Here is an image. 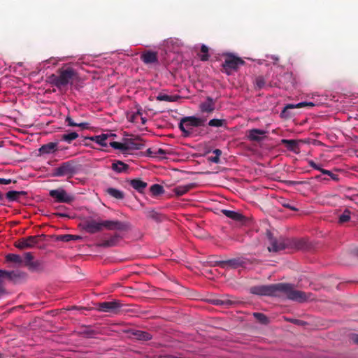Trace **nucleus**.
Wrapping results in <instances>:
<instances>
[{
	"instance_id": "f257e3e1",
	"label": "nucleus",
	"mask_w": 358,
	"mask_h": 358,
	"mask_svg": "<svg viewBox=\"0 0 358 358\" xmlns=\"http://www.w3.org/2000/svg\"><path fill=\"white\" fill-rule=\"evenodd\" d=\"M251 292L267 296H278L280 294H284L289 299L298 302H304L308 299L306 292L294 289L293 285L289 283L255 286L251 287Z\"/></svg>"
},
{
	"instance_id": "f03ea898",
	"label": "nucleus",
	"mask_w": 358,
	"mask_h": 358,
	"mask_svg": "<svg viewBox=\"0 0 358 358\" xmlns=\"http://www.w3.org/2000/svg\"><path fill=\"white\" fill-rule=\"evenodd\" d=\"M57 73V75H50L48 79L51 85L59 89L66 87L73 80L75 76V71L71 67L59 69Z\"/></svg>"
},
{
	"instance_id": "7ed1b4c3",
	"label": "nucleus",
	"mask_w": 358,
	"mask_h": 358,
	"mask_svg": "<svg viewBox=\"0 0 358 358\" xmlns=\"http://www.w3.org/2000/svg\"><path fill=\"white\" fill-rule=\"evenodd\" d=\"M206 118L196 117L195 116L185 117L180 120L178 127L182 132L184 137H189L193 127L204 126Z\"/></svg>"
},
{
	"instance_id": "20e7f679",
	"label": "nucleus",
	"mask_w": 358,
	"mask_h": 358,
	"mask_svg": "<svg viewBox=\"0 0 358 358\" xmlns=\"http://www.w3.org/2000/svg\"><path fill=\"white\" fill-rule=\"evenodd\" d=\"M79 171V165L73 160L62 163L58 167L53 169L52 176L55 177L66 176L72 178Z\"/></svg>"
},
{
	"instance_id": "39448f33",
	"label": "nucleus",
	"mask_w": 358,
	"mask_h": 358,
	"mask_svg": "<svg viewBox=\"0 0 358 358\" xmlns=\"http://www.w3.org/2000/svg\"><path fill=\"white\" fill-rule=\"evenodd\" d=\"M244 64L245 62L241 57H236L232 54H227L222 65L223 72L227 75H231L233 72L237 71L238 68Z\"/></svg>"
},
{
	"instance_id": "423d86ee",
	"label": "nucleus",
	"mask_w": 358,
	"mask_h": 358,
	"mask_svg": "<svg viewBox=\"0 0 358 358\" xmlns=\"http://www.w3.org/2000/svg\"><path fill=\"white\" fill-rule=\"evenodd\" d=\"M269 245L268 250L269 252H278L286 248H289L288 238L284 237L275 238L271 232H267Z\"/></svg>"
},
{
	"instance_id": "0eeeda50",
	"label": "nucleus",
	"mask_w": 358,
	"mask_h": 358,
	"mask_svg": "<svg viewBox=\"0 0 358 358\" xmlns=\"http://www.w3.org/2000/svg\"><path fill=\"white\" fill-rule=\"evenodd\" d=\"M50 196L54 199L55 202L71 203L75 199L74 196L69 194L66 191L62 188L52 189L49 192Z\"/></svg>"
},
{
	"instance_id": "6e6552de",
	"label": "nucleus",
	"mask_w": 358,
	"mask_h": 358,
	"mask_svg": "<svg viewBox=\"0 0 358 358\" xmlns=\"http://www.w3.org/2000/svg\"><path fill=\"white\" fill-rule=\"evenodd\" d=\"M42 237H44L43 234L22 238L15 243V246L19 249L33 248L38 243Z\"/></svg>"
},
{
	"instance_id": "1a4fd4ad",
	"label": "nucleus",
	"mask_w": 358,
	"mask_h": 358,
	"mask_svg": "<svg viewBox=\"0 0 358 358\" xmlns=\"http://www.w3.org/2000/svg\"><path fill=\"white\" fill-rule=\"evenodd\" d=\"M121 307L122 304L119 301H104L99 303L98 310L104 313L117 314Z\"/></svg>"
},
{
	"instance_id": "9d476101",
	"label": "nucleus",
	"mask_w": 358,
	"mask_h": 358,
	"mask_svg": "<svg viewBox=\"0 0 358 358\" xmlns=\"http://www.w3.org/2000/svg\"><path fill=\"white\" fill-rule=\"evenodd\" d=\"M103 229L108 230L127 231L129 229V224L119 220H101Z\"/></svg>"
},
{
	"instance_id": "9b49d317",
	"label": "nucleus",
	"mask_w": 358,
	"mask_h": 358,
	"mask_svg": "<svg viewBox=\"0 0 358 358\" xmlns=\"http://www.w3.org/2000/svg\"><path fill=\"white\" fill-rule=\"evenodd\" d=\"M22 266H27L31 271H39L42 268L41 262L34 261V256L31 252L24 254Z\"/></svg>"
},
{
	"instance_id": "f8f14e48",
	"label": "nucleus",
	"mask_w": 358,
	"mask_h": 358,
	"mask_svg": "<svg viewBox=\"0 0 358 358\" xmlns=\"http://www.w3.org/2000/svg\"><path fill=\"white\" fill-rule=\"evenodd\" d=\"M83 229L89 234H95L103 229L101 221H96L94 219H88L84 222Z\"/></svg>"
},
{
	"instance_id": "ddd939ff",
	"label": "nucleus",
	"mask_w": 358,
	"mask_h": 358,
	"mask_svg": "<svg viewBox=\"0 0 358 358\" xmlns=\"http://www.w3.org/2000/svg\"><path fill=\"white\" fill-rule=\"evenodd\" d=\"M17 277V274L15 271H7L0 269V295L6 293L4 287V280L6 278L13 280Z\"/></svg>"
},
{
	"instance_id": "4468645a",
	"label": "nucleus",
	"mask_w": 358,
	"mask_h": 358,
	"mask_svg": "<svg viewBox=\"0 0 358 358\" xmlns=\"http://www.w3.org/2000/svg\"><path fill=\"white\" fill-rule=\"evenodd\" d=\"M141 59L145 64H156L158 62V54L154 51H145L141 54Z\"/></svg>"
},
{
	"instance_id": "2eb2a0df",
	"label": "nucleus",
	"mask_w": 358,
	"mask_h": 358,
	"mask_svg": "<svg viewBox=\"0 0 358 358\" xmlns=\"http://www.w3.org/2000/svg\"><path fill=\"white\" fill-rule=\"evenodd\" d=\"M307 106H314V103L312 102H300L297 104H287L282 110L281 115L284 117H289L291 115V114L289 113V110L294 108H301Z\"/></svg>"
},
{
	"instance_id": "dca6fc26",
	"label": "nucleus",
	"mask_w": 358,
	"mask_h": 358,
	"mask_svg": "<svg viewBox=\"0 0 358 358\" xmlns=\"http://www.w3.org/2000/svg\"><path fill=\"white\" fill-rule=\"evenodd\" d=\"M266 133L264 130L252 129L248 131L247 136L250 141L259 142L263 139Z\"/></svg>"
},
{
	"instance_id": "f3484780",
	"label": "nucleus",
	"mask_w": 358,
	"mask_h": 358,
	"mask_svg": "<svg viewBox=\"0 0 358 358\" xmlns=\"http://www.w3.org/2000/svg\"><path fill=\"white\" fill-rule=\"evenodd\" d=\"M199 109L202 113H213L215 109V101L213 98L207 96L206 101L200 103Z\"/></svg>"
},
{
	"instance_id": "a211bd4d",
	"label": "nucleus",
	"mask_w": 358,
	"mask_h": 358,
	"mask_svg": "<svg viewBox=\"0 0 358 358\" xmlns=\"http://www.w3.org/2000/svg\"><path fill=\"white\" fill-rule=\"evenodd\" d=\"M120 236L117 234L111 236L108 239L103 240L101 243H97L96 245L101 248H111L117 245Z\"/></svg>"
},
{
	"instance_id": "6ab92c4d",
	"label": "nucleus",
	"mask_w": 358,
	"mask_h": 358,
	"mask_svg": "<svg viewBox=\"0 0 358 358\" xmlns=\"http://www.w3.org/2000/svg\"><path fill=\"white\" fill-rule=\"evenodd\" d=\"M241 261L238 259H231L226 261H218L215 262V265L219 266L221 268H236L241 266Z\"/></svg>"
},
{
	"instance_id": "aec40b11",
	"label": "nucleus",
	"mask_w": 358,
	"mask_h": 358,
	"mask_svg": "<svg viewBox=\"0 0 358 358\" xmlns=\"http://www.w3.org/2000/svg\"><path fill=\"white\" fill-rule=\"evenodd\" d=\"M281 144L284 145L287 150L296 154L300 152L299 141L294 139H282Z\"/></svg>"
},
{
	"instance_id": "412c9836",
	"label": "nucleus",
	"mask_w": 358,
	"mask_h": 358,
	"mask_svg": "<svg viewBox=\"0 0 358 358\" xmlns=\"http://www.w3.org/2000/svg\"><path fill=\"white\" fill-rule=\"evenodd\" d=\"M115 136H116V135L115 134H112V133L102 134L100 135L92 136L90 138V139L92 141L96 142V143H98L99 145H100L101 146L106 147L108 145V143L106 142L107 139L108 138H111V137L113 138Z\"/></svg>"
},
{
	"instance_id": "4be33fe9",
	"label": "nucleus",
	"mask_w": 358,
	"mask_h": 358,
	"mask_svg": "<svg viewBox=\"0 0 358 358\" xmlns=\"http://www.w3.org/2000/svg\"><path fill=\"white\" fill-rule=\"evenodd\" d=\"M196 186V183H189L185 185H179L173 189V191L177 196H180L187 193L189 190L192 189Z\"/></svg>"
},
{
	"instance_id": "5701e85b",
	"label": "nucleus",
	"mask_w": 358,
	"mask_h": 358,
	"mask_svg": "<svg viewBox=\"0 0 358 358\" xmlns=\"http://www.w3.org/2000/svg\"><path fill=\"white\" fill-rule=\"evenodd\" d=\"M126 146L127 154L131 150H141L144 147V144L141 141H136L134 139H126Z\"/></svg>"
},
{
	"instance_id": "b1692460",
	"label": "nucleus",
	"mask_w": 358,
	"mask_h": 358,
	"mask_svg": "<svg viewBox=\"0 0 358 358\" xmlns=\"http://www.w3.org/2000/svg\"><path fill=\"white\" fill-rule=\"evenodd\" d=\"M131 334L137 340L141 341H148L152 339V335L144 331L141 330H133L131 331Z\"/></svg>"
},
{
	"instance_id": "393cba45",
	"label": "nucleus",
	"mask_w": 358,
	"mask_h": 358,
	"mask_svg": "<svg viewBox=\"0 0 358 358\" xmlns=\"http://www.w3.org/2000/svg\"><path fill=\"white\" fill-rule=\"evenodd\" d=\"M27 195V192L24 191H8L6 197L8 201H17L21 196H25Z\"/></svg>"
},
{
	"instance_id": "a878e982",
	"label": "nucleus",
	"mask_w": 358,
	"mask_h": 358,
	"mask_svg": "<svg viewBox=\"0 0 358 358\" xmlns=\"http://www.w3.org/2000/svg\"><path fill=\"white\" fill-rule=\"evenodd\" d=\"M129 184L139 193H143L148 185L147 182L138 178L131 180Z\"/></svg>"
},
{
	"instance_id": "bb28decb",
	"label": "nucleus",
	"mask_w": 358,
	"mask_h": 358,
	"mask_svg": "<svg viewBox=\"0 0 358 358\" xmlns=\"http://www.w3.org/2000/svg\"><path fill=\"white\" fill-rule=\"evenodd\" d=\"M213 302L214 304L217 306H223L227 307L234 305L236 303V301L232 296H222L221 298L214 299Z\"/></svg>"
},
{
	"instance_id": "cd10ccee",
	"label": "nucleus",
	"mask_w": 358,
	"mask_h": 358,
	"mask_svg": "<svg viewBox=\"0 0 358 358\" xmlns=\"http://www.w3.org/2000/svg\"><path fill=\"white\" fill-rule=\"evenodd\" d=\"M58 143L56 142H50L41 147L39 151L42 154H50L57 150Z\"/></svg>"
},
{
	"instance_id": "c85d7f7f",
	"label": "nucleus",
	"mask_w": 358,
	"mask_h": 358,
	"mask_svg": "<svg viewBox=\"0 0 358 358\" xmlns=\"http://www.w3.org/2000/svg\"><path fill=\"white\" fill-rule=\"evenodd\" d=\"M105 192L110 196L117 200H122L124 198V193L122 191L113 187L106 189Z\"/></svg>"
},
{
	"instance_id": "c756f323",
	"label": "nucleus",
	"mask_w": 358,
	"mask_h": 358,
	"mask_svg": "<svg viewBox=\"0 0 358 358\" xmlns=\"http://www.w3.org/2000/svg\"><path fill=\"white\" fill-rule=\"evenodd\" d=\"M288 242L289 248L301 250L306 245V242L303 239L288 238Z\"/></svg>"
},
{
	"instance_id": "7c9ffc66",
	"label": "nucleus",
	"mask_w": 358,
	"mask_h": 358,
	"mask_svg": "<svg viewBox=\"0 0 358 358\" xmlns=\"http://www.w3.org/2000/svg\"><path fill=\"white\" fill-rule=\"evenodd\" d=\"M111 169L117 173H123L127 171L129 165L122 161H115L112 165Z\"/></svg>"
},
{
	"instance_id": "2f4dec72",
	"label": "nucleus",
	"mask_w": 358,
	"mask_h": 358,
	"mask_svg": "<svg viewBox=\"0 0 358 358\" xmlns=\"http://www.w3.org/2000/svg\"><path fill=\"white\" fill-rule=\"evenodd\" d=\"M222 213L227 217L231 218L235 221L241 222L244 220V216L238 212L224 209L222 210Z\"/></svg>"
},
{
	"instance_id": "473e14b6",
	"label": "nucleus",
	"mask_w": 358,
	"mask_h": 358,
	"mask_svg": "<svg viewBox=\"0 0 358 358\" xmlns=\"http://www.w3.org/2000/svg\"><path fill=\"white\" fill-rule=\"evenodd\" d=\"M6 259L7 262L16 264L18 266H22L23 264V258L19 255L16 254H8L6 256Z\"/></svg>"
},
{
	"instance_id": "72a5a7b5",
	"label": "nucleus",
	"mask_w": 358,
	"mask_h": 358,
	"mask_svg": "<svg viewBox=\"0 0 358 358\" xmlns=\"http://www.w3.org/2000/svg\"><path fill=\"white\" fill-rule=\"evenodd\" d=\"M78 137V134L76 131H72L69 134H64L59 136V138L62 141L71 143L73 140Z\"/></svg>"
},
{
	"instance_id": "f704fd0d",
	"label": "nucleus",
	"mask_w": 358,
	"mask_h": 358,
	"mask_svg": "<svg viewBox=\"0 0 358 358\" xmlns=\"http://www.w3.org/2000/svg\"><path fill=\"white\" fill-rule=\"evenodd\" d=\"M65 121L67 123L68 126H70V127H79L82 128L83 129L89 128V123H87V122H81V123L75 122L73 121V120L70 116H67L66 117Z\"/></svg>"
},
{
	"instance_id": "c9c22d12",
	"label": "nucleus",
	"mask_w": 358,
	"mask_h": 358,
	"mask_svg": "<svg viewBox=\"0 0 358 358\" xmlns=\"http://www.w3.org/2000/svg\"><path fill=\"white\" fill-rule=\"evenodd\" d=\"M109 145L115 150H120L122 153L127 154V146H126V139L123 143H120L117 141H110L109 142Z\"/></svg>"
},
{
	"instance_id": "e433bc0d",
	"label": "nucleus",
	"mask_w": 358,
	"mask_h": 358,
	"mask_svg": "<svg viewBox=\"0 0 358 358\" xmlns=\"http://www.w3.org/2000/svg\"><path fill=\"white\" fill-rule=\"evenodd\" d=\"M150 192L154 196L162 194L164 192V187L159 184H154L150 187Z\"/></svg>"
},
{
	"instance_id": "4c0bfd02",
	"label": "nucleus",
	"mask_w": 358,
	"mask_h": 358,
	"mask_svg": "<svg viewBox=\"0 0 358 358\" xmlns=\"http://www.w3.org/2000/svg\"><path fill=\"white\" fill-rule=\"evenodd\" d=\"M178 99V96H171L165 94H159L157 96V101H164L168 102H173L177 101Z\"/></svg>"
},
{
	"instance_id": "58836bf2",
	"label": "nucleus",
	"mask_w": 358,
	"mask_h": 358,
	"mask_svg": "<svg viewBox=\"0 0 358 358\" xmlns=\"http://www.w3.org/2000/svg\"><path fill=\"white\" fill-rule=\"evenodd\" d=\"M351 212L348 209H345L341 215L338 216V223L344 224L350 220Z\"/></svg>"
},
{
	"instance_id": "ea45409f",
	"label": "nucleus",
	"mask_w": 358,
	"mask_h": 358,
	"mask_svg": "<svg viewBox=\"0 0 358 358\" xmlns=\"http://www.w3.org/2000/svg\"><path fill=\"white\" fill-rule=\"evenodd\" d=\"M255 86L257 90H261L266 86V79L262 76H258L255 80Z\"/></svg>"
},
{
	"instance_id": "a19ab883",
	"label": "nucleus",
	"mask_w": 358,
	"mask_h": 358,
	"mask_svg": "<svg viewBox=\"0 0 358 358\" xmlns=\"http://www.w3.org/2000/svg\"><path fill=\"white\" fill-rule=\"evenodd\" d=\"M80 238V237L76 235L65 234L59 236L57 239L63 242H69L71 241H76Z\"/></svg>"
},
{
	"instance_id": "79ce46f5",
	"label": "nucleus",
	"mask_w": 358,
	"mask_h": 358,
	"mask_svg": "<svg viewBox=\"0 0 358 358\" xmlns=\"http://www.w3.org/2000/svg\"><path fill=\"white\" fill-rule=\"evenodd\" d=\"M226 124L224 119H212L208 122V125L213 127H221Z\"/></svg>"
},
{
	"instance_id": "37998d69",
	"label": "nucleus",
	"mask_w": 358,
	"mask_h": 358,
	"mask_svg": "<svg viewBox=\"0 0 358 358\" xmlns=\"http://www.w3.org/2000/svg\"><path fill=\"white\" fill-rule=\"evenodd\" d=\"M279 202L282 205V206H283L284 208H286L289 209L293 211H298V208H296L294 206H293L292 204L291 201H289L285 199L282 198L279 201Z\"/></svg>"
},
{
	"instance_id": "c03bdc74",
	"label": "nucleus",
	"mask_w": 358,
	"mask_h": 358,
	"mask_svg": "<svg viewBox=\"0 0 358 358\" xmlns=\"http://www.w3.org/2000/svg\"><path fill=\"white\" fill-rule=\"evenodd\" d=\"M147 217L157 222H160L162 220V215L154 210L148 211Z\"/></svg>"
},
{
	"instance_id": "a18cd8bd",
	"label": "nucleus",
	"mask_w": 358,
	"mask_h": 358,
	"mask_svg": "<svg viewBox=\"0 0 358 358\" xmlns=\"http://www.w3.org/2000/svg\"><path fill=\"white\" fill-rule=\"evenodd\" d=\"M253 315L262 324H266L268 322V317L263 313H255Z\"/></svg>"
},
{
	"instance_id": "49530a36",
	"label": "nucleus",
	"mask_w": 358,
	"mask_h": 358,
	"mask_svg": "<svg viewBox=\"0 0 358 358\" xmlns=\"http://www.w3.org/2000/svg\"><path fill=\"white\" fill-rule=\"evenodd\" d=\"M201 52L203 53V55L200 56V59L201 61L208 60V59H209V55L208 54V48L205 45H202L201 47Z\"/></svg>"
},
{
	"instance_id": "de8ad7c7",
	"label": "nucleus",
	"mask_w": 358,
	"mask_h": 358,
	"mask_svg": "<svg viewBox=\"0 0 358 358\" xmlns=\"http://www.w3.org/2000/svg\"><path fill=\"white\" fill-rule=\"evenodd\" d=\"M321 173L324 174V175L329 176L334 181H338L339 180L338 175L334 174V173H333L331 171H330L329 170H326V169L321 170Z\"/></svg>"
},
{
	"instance_id": "09e8293b",
	"label": "nucleus",
	"mask_w": 358,
	"mask_h": 358,
	"mask_svg": "<svg viewBox=\"0 0 358 358\" xmlns=\"http://www.w3.org/2000/svg\"><path fill=\"white\" fill-rule=\"evenodd\" d=\"M169 153H170L169 152H168L162 148H159L155 151L154 155H155V157H162L163 155H165L169 154Z\"/></svg>"
},
{
	"instance_id": "8fccbe9b",
	"label": "nucleus",
	"mask_w": 358,
	"mask_h": 358,
	"mask_svg": "<svg viewBox=\"0 0 358 358\" xmlns=\"http://www.w3.org/2000/svg\"><path fill=\"white\" fill-rule=\"evenodd\" d=\"M350 339L353 343L358 345V334H350Z\"/></svg>"
},
{
	"instance_id": "3c124183",
	"label": "nucleus",
	"mask_w": 358,
	"mask_h": 358,
	"mask_svg": "<svg viewBox=\"0 0 358 358\" xmlns=\"http://www.w3.org/2000/svg\"><path fill=\"white\" fill-rule=\"evenodd\" d=\"M309 165L310 166H311L312 168L316 169V170H318L320 171H321V170H324V169H322L319 165H317L316 163H315L313 161H310L309 162Z\"/></svg>"
},
{
	"instance_id": "603ef678",
	"label": "nucleus",
	"mask_w": 358,
	"mask_h": 358,
	"mask_svg": "<svg viewBox=\"0 0 358 358\" xmlns=\"http://www.w3.org/2000/svg\"><path fill=\"white\" fill-rule=\"evenodd\" d=\"M289 321L295 324L303 326L306 324V322L297 319H292Z\"/></svg>"
},
{
	"instance_id": "864d4df0",
	"label": "nucleus",
	"mask_w": 358,
	"mask_h": 358,
	"mask_svg": "<svg viewBox=\"0 0 358 358\" xmlns=\"http://www.w3.org/2000/svg\"><path fill=\"white\" fill-rule=\"evenodd\" d=\"M208 159L210 162L215 163V164H218L220 162V158L217 157V156L209 157Z\"/></svg>"
},
{
	"instance_id": "5fc2aeb1",
	"label": "nucleus",
	"mask_w": 358,
	"mask_h": 358,
	"mask_svg": "<svg viewBox=\"0 0 358 358\" xmlns=\"http://www.w3.org/2000/svg\"><path fill=\"white\" fill-rule=\"evenodd\" d=\"M155 150H153L152 148H148L146 150L147 155L149 156V157H155V155H155Z\"/></svg>"
},
{
	"instance_id": "6e6d98bb",
	"label": "nucleus",
	"mask_w": 358,
	"mask_h": 358,
	"mask_svg": "<svg viewBox=\"0 0 358 358\" xmlns=\"http://www.w3.org/2000/svg\"><path fill=\"white\" fill-rule=\"evenodd\" d=\"M11 183L10 179L0 178V184L8 185Z\"/></svg>"
},
{
	"instance_id": "4d7b16f0",
	"label": "nucleus",
	"mask_w": 358,
	"mask_h": 358,
	"mask_svg": "<svg viewBox=\"0 0 358 358\" xmlns=\"http://www.w3.org/2000/svg\"><path fill=\"white\" fill-rule=\"evenodd\" d=\"M213 153L215 154V156H217V157L220 158V155H222V151L220 149H215L213 150Z\"/></svg>"
},
{
	"instance_id": "13d9d810",
	"label": "nucleus",
	"mask_w": 358,
	"mask_h": 358,
	"mask_svg": "<svg viewBox=\"0 0 358 358\" xmlns=\"http://www.w3.org/2000/svg\"><path fill=\"white\" fill-rule=\"evenodd\" d=\"M58 217H69L65 213H57L55 214Z\"/></svg>"
},
{
	"instance_id": "bf43d9fd",
	"label": "nucleus",
	"mask_w": 358,
	"mask_h": 358,
	"mask_svg": "<svg viewBox=\"0 0 358 358\" xmlns=\"http://www.w3.org/2000/svg\"><path fill=\"white\" fill-rule=\"evenodd\" d=\"M4 196L3 194L0 192V201H3Z\"/></svg>"
},
{
	"instance_id": "052dcab7",
	"label": "nucleus",
	"mask_w": 358,
	"mask_h": 358,
	"mask_svg": "<svg viewBox=\"0 0 358 358\" xmlns=\"http://www.w3.org/2000/svg\"><path fill=\"white\" fill-rule=\"evenodd\" d=\"M140 114H141V113L139 111H138L136 114H134V116H136V115H140Z\"/></svg>"
},
{
	"instance_id": "680f3d73",
	"label": "nucleus",
	"mask_w": 358,
	"mask_h": 358,
	"mask_svg": "<svg viewBox=\"0 0 358 358\" xmlns=\"http://www.w3.org/2000/svg\"><path fill=\"white\" fill-rule=\"evenodd\" d=\"M320 178H321V176H317L315 177V178H316V179H320Z\"/></svg>"
},
{
	"instance_id": "e2e57ef3",
	"label": "nucleus",
	"mask_w": 358,
	"mask_h": 358,
	"mask_svg": "<svg viewBox=\"0 0 358 358\" xmlns=\"http://www.w3.org/2000/svg\"><path fill=\"white\" fill-rule=\"evenodd\" d=\"M0 358H3V354L0 353Z\"/></svg>"
},
{
	"instance_id": "0e129e2a",
	"label": "nucleus",
	"mask_w": 358,
	"mask_h": 358,
	"mask_svg": "<svg viewBox=\"0 0 358 358\" xmlns=\"http://www.w3.org/2000/svg\"><path fill=\"white\" fill-rule=\"evenodd\" d=\"M64 208V206H59V208L61 209V208Z\"/></svg>"
},
{
	"instance_id": "69168bd1",
	"label": "nucleus",
	"mask_w": 358,
	"mask_h": 358,
	"mask_svg": "<svg viewBox=\"0 0 358 358\" xmlns=\"http://www.w3.org/2000/svg\"><path fill=\"white\" fill-rule=\"evenodd\" d=\"M142 121H143V123H144L145 122L143 118H142Z\"/></svg>"
},
{
	"instance_id": "338daca9",
	"label": "nucleus",
	"mask_w": 358,
	"mask_h": 358,
	"mask_svg": "<svg viewBox=\"0 0 358 358\" xmlns=\"http://www.w3.org/2000/svg\"><path fill=\"white\" fill-rule=\"evenodd\" d=\"M357 255H358V251H357Z\"/></svg>"
}]
</instances>
